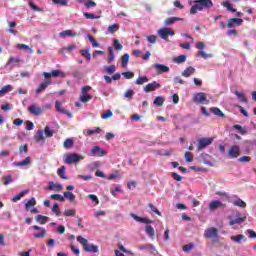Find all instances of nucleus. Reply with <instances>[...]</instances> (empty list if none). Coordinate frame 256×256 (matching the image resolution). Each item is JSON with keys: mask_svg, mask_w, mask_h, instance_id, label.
<instances>
[{"mask_svg": "<svg viewBox=\"0 0 256 256\" xmlns=\"http://www.w3.org/2000/svg\"><path fill=\"white\" fill-rule=\"evenodd\" d=\"M213 8V1L212 0H195L194 5H192L190 9V15H195L197 11H203V9H206L209 11V9Z\"/></svg>", "mask_w": 256, "mask_h": 256, "instance_id": "obj_1", "label": "nucleus"}, {"mask_svg": "<svg viewBox=\"0 0 256 256\" xmlns=\"http://www.w3.org/2000/svg\"><path fill=\"white\" fill-rule=\"evenodd\" d=\"M77 240L82 245L84 251L87 253H99V246L89 244V241L83 238V236H78Z\"/></svg>", "mask_w": 256, "mask_h": 256, "instance_id": "obj_2", "label": "nucleus"}, {"mask_svg": "<svg viewBox=\"0 0 256 256\" xmlns=\"http://www.w3.org/2000/svg\"><path fill=\"white\" fill-rule=\"evenodd\" d=\"M84 157L77 153H70L64 156V163L66 165H76L79 161H83Z\"/></svg>", "mask_w": 256, "mask_h": 256, "instance_id": "obj_3", "label": "nucleus"}, {"mask_svg": "<svg viewBox=\"0 0 256 256\" xmlns=\"http://www.w3.org/2000/svg\"><path fill=\"white\" fill-rule=\"evenodd\" d=\"M89 91H91V86H84L81 90V94H80V101L82 103H89V101H91V99H93V95L88 94Z\"/></svg>", "mask_w": 256, "mask_h": 256, "instance_id": "obj_4", "label": "nucleus"}, {"mask_svg": "<svg viewBox=\"0 0 256 256\" xmlns=\"http://www.w3.org/2000/svg\"><path fill=\"white\" fill-rule=\"evenodd\" d=\"M204 236L206 239H215V241H219V229L215 227H211L205 230Z\"/></svg>", "mask_w": 256, "mask_h": 256, "instance_id": "obj_5", "label": "nucleus"}, {"mask_svg": "<svg viewBox=\"0 0 256 256\" xmlns=\"http://www.w3.org/2000/svg\"><path fill=\"white\" fill-rule=\"evenodd\" d=\"M194 103L200 105H209V100H207V95L203 92L196 93L193 97Z\"/></svg>", "mask_w": 256, "mask_h": 256, "instance_id": "obj_6", "label": "nucleus"}, {"mask_svg": "<svg viewBox=\"0 0 256 256\" xmlns=\"http://www.w3.org/2000/svg\"><path fill=\"white\" fill-rule=\"evenodd\" d=\"M158 35L161 37V39H164V41H169V35L173 37V35H175V31H173L171 28H161L158 30Z\"/></svg>", "mask_w": 256, "mask_h": 256, "instance_id": "obj_7", "label": "nucleus"}, {"mask_svg": "<svg viewBox=\"0 0 256 256\" xmlns=\"http://www.w3.org/2000/svg\"><path fill=\"white\" fill-rule=\"evenodd\" d=\"M241 155V148L239 145H232L228 150L229 159H237Z\"/></svg>", "mask_w": 256, "mask_h": 256, "instance_id": "obj_8", "label": "nucleus"}, {"mask_svg": "<svg viewBox=\"0 0 256 256\" xmlns=\"http://www.w3.org/2000/svg\"><path fill=\"white\" fill-rule=\"evenodd\" d=\"M213 143V138H200L198 140L197 151H203Z\"/></svg>", "mask_w": 256, "mask_h": 256, "instance_id": "obj_9", "label": "nucleus"}, {"mask_svg": "<svg viewBox=\"0 0 256 256\" xmlns=\"http://www.w3.org/2000/svg\"><path fill=\"white\" fill-rule=\"evenodd\" d=\"M160 87H161L160 83H158L157 81H153L152 83H148L144 87V91L145 93H151L153 91H157V89H159Z\"/></svg>", "mask_w": 256, "mask_h": 256, "instance_id": "obj_10", "label": "nucleus"}, {"mask_svg": "<svg viewBox=\"0 0 256 256\" xmlns=\"http://www.w3.org/2000/svg\"><path fill=\"white\" fill-rule=\"evenodd\" d=\"M32 229H35V231H40L39 233L34 234L35 239H43L45 235H47V230L39 227L38 225L32 226Z\"/></svg>", "mask_w": 256, "mask_h": 256, "instance_id": "obj_11", "label": "nucleus"}, {"mask_svg": "<svg viewBox=\"0 0 256 256\" xmlns=\"http://www.w3.org/2000/svg\"><path fill=\"white\" fill-rule=\"evenodd\" d=\"M130 217H132V219H135L137 221V223H144L145 225H149V223H153V220L147 218V217H139L134 213L130 214Z\"/></svg>", "mask_w": 256, "mask_h": 256, "instance_id": "obj_12", "label": "nucleus"}, {"mask_svg": "<svg viewBox=\"0 0 256 256\" xmlns=\"http://www.w3.org/2000/svg\"><path fill=\"white\" fill-rule=\"evenodd\" d=\"M221 207H225V204L219 200H212L208 206L209 211H215Z\"/></svg>", "mask_w": 256, "mask_h": 256, "instance_id": "obj_13", "label": "nucleus"}, {"mask_svg": "<svg viewBox=\"0 0 256 256\" xmlns=\"http://www.w3.org/2000/svg\"><path fill=\"white\" fill-rule=\"evenodd\" d=\"M56 111H58V113H63V115H67V117H73V114L71 112L63 108V104H61L60 101H56Z\"/></svg>", "mask_w": 256, "mask_h": 256, "instance_id": "obj_14", "label": "nucleus"}, {"mask_svg": "<svg viewBox=\"0 0 256 256\" xmlns=\"http://www.w3.org/2000/svg\"><path fill=\"white\" fill-rule=\"evenodd\" d=\"M154 67L156 68V73H158V75H161L162 73H169L168 66L156 63V64H154Z\"/></svg>", "mask_w": 256, "mask_h": 256, "instance_id": "obj_15", "label": "nucleus"}, {"mask_svg": "<svg viewBox=\"0 0 256 256\" xmlns=\"http://www.w3.org/2000/svg\"><path fill=\"white\" fill-rule=\"evenodd\" d=\"M28 111H30V113L32 115H36V116H39L43 113V109H41V107L33 104L31 106L28 107Z\"/></svg>", "mask_w": 256, "mask_h": 256, "instance_id": "obj_16", "label": "nucleus"}, {"mask_svg": "<svg viewBox=\"0 0 256 256\" xmlns=\"http://www.w3.org/2000/svg\"><path fill=\"white\" fill-rule=\"evenodd\" d=\"M51 85V79H46L43 83H41L38 88L36 89V93H43L47 87Z\"/></svg>", "mask_w": 256, "mask_h": 256, "instance_id": "obj_17", "label": "nucleus"}, {"mask_svg": "<svg viewBox=\"0 0 256 256\" xmlns=\"http://www.w3.org/2000/svg\"><path fill=\"white\" fill-rule=\"evenodd\" d=\"M92 156L93 157H97V153L98 155H107V150L102 149L99 146H95L92 150H91Z\"/></svg>", "mask_w": 256, "mask_h": 256, "instance_id": "obj_18", "label": "nucleus"}, {"mask_svg": "<svg viewBox=\"0 0 256 256\" xmlns=\"http://www.w3.org/2000/svg\"><path fill=\"white\" fill-rule=\"evenodd\" d=\"M14 165L16 167H27V166L31 165V157L27 156L24 160H22L20 162H15Z\"/></svg>", "mask_w": 256, "mask_h": 256, "instance_id": "obj_19", "label": "nucleus"}, {"mask_svg": "<svg viewBox=\"0 0 256 256\" xmlns=\"http://www.w3.org/2000/svg\"><path fill=\"white\" fill-rule=\"evenodd\" d=\"M58 175L60 176L61 179H64L67 181L69 179V176H67V167L62 166L58 169Z\"/></svg>", "mask_w": 256, "mask_h": 256, "instance_id": "obj_20", "label": "nucleus"}, {"mask_svg": "<svg viewBox=\"0 0 256 256\" xmlns=\"http://www.w3.org/2000/svg\"><path fill=\"white\" fill-rule=\"evenodd\" d=\"M35 221H37V223L40 225H45L49 221V217L39 214L35 216Z\"/></svg>", "mask_w": 256, "mask_h": 256, "instance_id": "obj_21", "label": "nucleus"}, {"mask_svg": "<svg viewBox=\"0 0 256 256\" xmlns=\"http://www.w3.org/2000/svg\"><path fill=\"white\" fill-rule=\"evenodd\" d=\"M36 143H41V141H45V136L43 130H38L36 135L34 136Z\"/></svg>", "mask_w": 256, "mask_h": 256, "instance_id": "obj_22", "label": "nucleus"}, {"mask_svg": "<svg viewBox=\"0 0 256 256\" xmlns=\"http://www.w3.org/2000/svg\"><path fill=\"white\" fill-rule=\"evenodd\" d=\"M77 32H73V30H64L60 32V37H77Z\"/></svg>", "mask_w": 256, "mask_h": 256, "instance_id": "obj_23", "label": "nucleus"}, {"mask_svg": "<svg viewBox=\"0 0 256 256\" xmlns=\"http://www.w3.org/2000/svg\"><path fill=\"white\" fill-rule=\"evenodd\" d=\"M28 193H29V190L21 191L19 194H17L12 198L13 203H17V201H21V199H23V196L27 195Z\"/></svg>", "mask_w": 256, "mask_h": 256, "instance_id": "obj_24", "label": "nucleus"}, {"mask_svg": "<svg viewBox=\"0 0 256 256\" xmlns=\"http://www.w3.org/2000/svg\"><path fill=\"white\" fill-rule=\"evenodd\" d=\"M234 95H236L241 103H247V96L243 92L235 91Z\"/></svg>", "mask_w": 256, "mask_h": 256, "instance_id": "obj_25", "label": "nucleus"}, {"mask_svg": "<svg viewBox=\"0 0 256 256\" xmlns=\"http://www.w3.org/2000/svg\"><path fill=\"white\" fill-rule=\"evenodd\" d=\"M129 54L125 53L122 57H121V67H123V69L127 68V64L129 63Z\"/></svg>", "mask_w": 256, "mask_h": 256, "instance_id": "obj_26", "label": "nucleus"}, {"mask_svg": "<svg viewBox=\"0 0 256 256\" xmlns=\"http://www.w3.org/2000/svg\"><path fill=\"white\" fill-rule=\"evenodd\" d=\"M193 73H195V68L189 66L187 69H185L182 72V77H191V75H193Z\"/></svg>", "mask_w": 256, "mask_h": 256, "instance_id": "obj_27", "label": "nucleus"}, {"mask_svg": "<svg viewBox=\"0 0 256 256\" xmlns=\"http://www.w3.org/2000/svg\"><path fill=\"white\" fill-rule=\"evenodd\" d=\"M165 103V98H163V96H157L154 99V105H156V107H163Z\"/></svg>", "mask_w": 256, "mask_h": 256, "instance_id": "obj_28", "label": "nucleus"}, {"mask_svg": "<svg viewBox=\"0 0 256 256\" xmlns=\"http://www.w3.org/2000/svg\"><path fill=\"white\" fill-rule=\"evenodd\" d=\"M64 197H65V199H68V201L70 203L75 202V194H73V192H71V191L64 192Z\"/></svg>", "mask_w": 256, "mask_h": 256, "instance_id": "obj_29", "label": "nucleus"}, {"mask_svg": "<svg viewBox=\"0 0 256 256\" xmlns=\"http://www.w3.org/2000/svg\"><path fill=\"white\" fill-rule=\"evenodd\" d=\"M174 63L181 65V63H185L187 61V55H180L173 59Z\"/></svg>", "mask_w": 256, "mask_h": 256, "instance_id": "obj_30", "label": "nucleus"}, {"mask_svg": "<svg viewBox=\"0 0 256 256\" xmlns=\"http://www.w3.org/2000/svg\"><path fill=\"white\" fill-rule=\"evenodd\" d=\"M233 205L235 207H241L242 209L247 207V203H245V201H243L241 198H237V200L233 202Z\"/></svg>", "mask_w": 256, "mask_h": 256, "instance_id": "obj_31", "label": "nucleus"}, {"mask_svg": "<svg viewBox=\"0 0 256 256\" xmlns=\"http://www.w3.org/2000/svg\"><path fill=\"white\" fill-rule=\"evenodd\" d=\"M210 111L217 117H225V113H223V111L217 107H212Z\"/></svg>", "mask_w": 256, "mask_h": 256, "instance_id": "obj_32", "label": "nucleus"}, {"mask_svg": "<svg viewBox=\"0 0 256 256\" xmlns=\"http://www.w3.org/2000/svg\"><path fill=\"white\" fill-rule=\"evenodd\" d=\"M44 135L47 138L53 137V135H55V130H51V128L49 126H45Z\"/></svg>", "mask_w": 256, "mask_h": 256, "instance_id": "obj_33", "label": "nucleus"}, {"mask_svg": "<svg viewBox=\"0 0 256 256\" xmlns=\"http://www.w3.org/2000/svg\"><path fill=\"white\" fill-rule=\"evenodd\" d=\"M146 233L151 237V239H155V229L151 225L146 226Z\"/></svg>", "mask_w": 256, "mask_h": 256, "instance_id": "obj_34", "label": "nucleus"}, {"mask_svg": "<svg viewBox=\"0 0 256 256\" xmlns=\"http://www.w3.org/2000/svg\"><path fill=\"white\" fill-rule=\"evenodd\" d=\"M74 141L72 138H67L65 141H64V144H63V147L64 149H71V147H73L74 145Z\"/></svg>", "mask_w": 256, "mask_h": 256, "instance_id": "obj_35", "label": "nucleus"}, {"mask_svg": "<svg viewBox=\"0 0 256 256\" xmlns=\"http://www.w3.org/2000/svg\"><path fill=\"white\" fill-rule=\"evenodd\" d=\"M117 31H119V24L115 23V24L108 26V32H110L111 35L117 33Z\"/></svg>", "mask_w": 256, "mask_h": 256, "instance_id": "obj_36", "label": "nucleus"}, {"mask_svg": "<svg viewBox=\"0 0 256 256\" xmlns=\"http://www.w3.org/2000/svg\"><path fill=\"white\" fill-rule=\"evenodd\" d=\"M47 189H50V190L56 189V191H62L63 185L55 184V183L51 182L50 185L47 187Z\"/></svg>", "mask_w": 256, "mask_h": 256, "instance_id": "obj_37", "label": "nucleus"}, {"mask_svg": "<svg viewBox=\"0 0 256 256\" xmlns=\"http://www.w3.org/2000/svg\"><path fill=\"white\" fill-rule=\"evenodd\" d=\"M149 81V78H147V76H142L139 77L136 81L135 84L136 85H145V83H147Z\"/></svg>", "mask_w": 256, "mask_h": 256, "instance_id": "obj_38", "label": "nucleus"}, {"mask_svg": "<svg viewBox=\"0 0 256 256\" xmlns=\"http://www.w3.org/2000/svg\"><path fill=\"white\" fill-rule=\"evenodd\" d=\"M245 239V235L239 234L237 236H231V241H234L235 243H241Z\"/></svg>", "mask_w": 256, "mask_h": 256, "instance_id": "obj_39", "label": "nucleus"}, {"mask_svg": "<svg viewBox=\"0 0 256 256\" xmlns=\"http://www.w3.org/2000/svg\"><path fill=\"white\" fill-rule=\"evenodd\" d=\"M115 61V50L113 47H109V58H108V63H113Z\"/></svg>", "mask_w": 256, "mask_h": 256, "instance_id": "obj_40", "label": "nucleus"}, {"mask_svg": "<svg viewBox=\"0 0 256 256\" xmlns=\"http://www.w3.org/2000/svg\"><path fill=\"white\" fill-rule=\"evenodd\" d=\"M175 21H181V18L170 17V18H167L164 23H165V25H173V23H175Z\"/></svg>", "mask_w": 256, "mask_h": 256, "instance_id": "obj_41", "label": "nucleus"}, {"mask_svg": "<svg viewBox=\"0 0 256 256\" xmlns=\"http://www.w3.org/2000/svg\"><path fill=\"white\" fill-rule=\"evenodd\" d=\"M50 198L54 201H60L61 203L65 201V197H63L61 194H52Z\"/></svg>", "mask_w": 256, "mask_h": 256, "instance_id": "obj_42", "label": "nucleus"}, {"mask_svg": "<svg viewBox=\"0 0 256 256\" xmlns=\"http://www.w3.org/2000/svg\"><path fill=\"white\" fill-rule=\"evenodd\" d=\"M243 221H245V218L238 217V218H235V219L231 220L229 222V225H239V224L243 223Z\"/></svg>", "mask_w": 256, "mask_h": 256, "instance_id": "obj_43", "label": "nucleus"}, {"mask_svg": "<svg viewBox=\"0 0 256 256\" xmlns=\"http://www.w3.org/2000/svg\"><path fill=\"white\" fill-rule=\"evenodd\" d=\"M37 205V200H35L34 197H32L26 204V209H29V207H35Z\"/></svg>", "mask_w": 256, "mask_h": 256, "instance_id": "obj_44", "label": "nucleus"}, {"mask_svg": "<svg viewBox=\"0 0 256 256\" xmlns=\"http://www.w3.org/2000/svg\"><path fill=\"white\" fill-rule=\"evenodd\" d=\"M234 128L239 131L240 135H246L247 134V129L243 128V126L236 124L234 125Z\"/></svg>", "mask_w": 256, "mask_h": 256, "instance_id": "obj_45", "label": "nucleus"}, {"mask_svg": "<svg viewBox=\"0 0 256 256\" xmlns=\"http://www.w3.org/2000/svg\"><path fill=\"white\" fill-rule=\"evenodd\" d=\"M148 207L151 209V211H152L153 213H155V215H158V217H161V212L159 211V209H157V208L155 207V205H153V203H149V204H148Z\"/></svg>", "mask_w": 256, "mask_h": 256, "instance_id": "obj_46", "label": "nucleus"}, {"mask_svg": "<svg viewBox=\"0 0 256 256\" xmlns=\"http://www.w3.org/2000/svg\"><path fill=\"white\" fill-rule=\"evenodd\" d=\"M52 213H55V215L57 217H59V215H61V210L59 209V204L55 203L53 206H52Z\"/></svg>", "mask_w": 256, "mask_h": 256, "instance_id": "obj_47", "label": "nucleus"}, {"mask_svg": "<svg viewBox=\"0 0 256 256\" xmlns=\"http://www.w3.org/2000/svg\"><path fill=\"white\" fill-rule=\"evenodd\" d=\"M12 87L11 85H6L0 90V97L1 95H6V93H9L11 91Z\"/></svg>", "mask_w": 256, "mask_h": 256, "instance_id": "obj_48", "label": "nucleus"}, {"mask_svg": "<svg viewBox=\"0 0 256 256\" xmlns=\"http://www.w3.org/2000/svg\"><path fill=\"white\" fill-rule=\"evenodd\" d=\"M224 7H226V9H228L229 11H231V13H235L237 10L233 8V5H231V2L226 1L224 2Z\"/></svg>", "mask_w": 256, "mask_h": 256, "instance_id": "obj_49", "label": "nucleus"}, {"mask_svg": "<svg viewBox=\"0 0 256 256\" xmlns=\"http://www.w3.org/2000/svg\"><path fill=\"white\" fill-rule=\"evenodd\" d=\"M184 157L187 163L193 162V154H191V152H185Z\"/></svg>", "mask_w": 256, "mask_h": 256, "instance_id": "obj_50", "label": "nucleus"}, {"mask_svg": "<svg viewBox=\"0 0 256 256\" xmlns=\"http://www.w3.org/2000/svg\"><path fill=\"white\" fill-rule=\"evenodd\" d=\"M4 185H9L11 181H13V175L9 174L8 176H4L3 178Z\"/></svg>", "mask_w": 256, "mask_h": 256, "instance_id": "obj_51", "label": "nucleus"}, {"mask_svg": "<svg viewBox=\"0 0 256 256\" xmlns=\"http://www.w3.org/2000/svg\"><path fill=\"white\" fill-rule=\"evenodd\" d=\"M114 48L116 51H121L123 49V45L121 44V42H119L118 39L114 40Z\"/></svg>", "mask_w": 256, "mask_h": 256, "instance_id": "obj_52", "label": "nucleus"}, {"mask_svg": "<svg viewBox=\"0 0 256 256\" xmlns=\"http://www.w3.org/2000/svg\"><path fill=\"white\" fill-rule=\"evenodd\" d=\"M85 7H87L88 9H91V7H97V3H95V1L93 0H87L84 3Z\"/></svg>", "mask_w": 256, "mask_h": 256, "instance_id": "obj_53", "label": "nucleus"}, {"mask_svg": "<svg viewBox=\"0 0 256 256\" xmlns=\"http://www.w3.org/2000/svg\"><path fill=\"white\" fill-rule=\"evenodd\" d=\"M133 95H135V91L129 89L125 92L124 97L126 99H133Z\"/></svg>", "mask_w": 256, "mask_h": 256, "instance_id": "obj_54", "label": "nucleus"}, {"mask_svg": "<svg viewBox=\"0 0 256 256\" xmlns=\"http://www.w3.org/2000/svg\"><path fill=\"white\" fill-rule=\"evenodd\" d=\"M19 61H21V58H15V56H10L7 61V65H11V63H19Z\"/></svg>", "mask_w": 256, "mask_h": 256, "instance_id": "obj_55", "label": "nucleus"}, {"mask_svg": "<svg viewBox=\"0 0 256 256\" xmlns=\"http://www.w3.org/2000/svg\"><path fill=\"white\" fill-rule=\"evenodd\" d=\"M75 213H76V211L73 209L64 211L65 217H75Z\"/></svg>", "mask_w": 256, "mask_h": 256, "instance_id": "obj_56", "label": "nucleus"}, {"mask_svg": "<svg viewBox=\"0 0 256 256\" xmlns=\"http://www.w3.org/2000/svg\"><path fill=\"white\" fill-rule=\"evenodd\" d=\"M54 5H61L62 7H65L67 5L68 1L67 0H52Z\"/></svg>", "mask_w": 256, "mask_h": 256, "instance_id": "obj_57", "label": "nucleus"}, {"mask_svg": "<svg viewBox=\"0 0 256 256\" xmlns=\"http://www.w3.org/2000/svg\"><path fill=\"white\" fill-rule=\"evenodd\" d=\"M101 128L96 127L94 130L88 129L87 130V135H95V133H101Z\"/></svg>", "mask_w": 256, "mask_h": 256, "instance_id": "obj_58", "label": "nucleus"}, {"mask_svg": "<svg viewBox=\"0 0 256 256\" xmlns=\"http://www.w3.org/2000/svg\"><path fill=\"white\" fill-rule=\"evenodd\" d=\"M82 56L85 57L88 61H91V52L89 50H82Z\"/></svg>", "mask_w": 256, "mask_h": 256, "instance_id": "obj_59", "label": "nucleus"}, {"mask_svg": "<svg viewBox=\"0 0 256 256\" xmlns=\"http://www.w3.org/2000/svg\"><path fill=\"white\" fill-rule=\"evenodd\" d=\"M113 117V112L111 110H108L106 113H103L101 118L102 119H111Z\"/></svg>", "mask_w": 256, "mask_h": 256, "instance_id": "obj_60", "label": "nucleus"}, {"mask_svg": "<svg viewBox=\"0 0 256 256\" xmlns=\"http://www.w3.org/2000/svg\"><path fill=\"white\" fill-rule=\"evenodd\" d=\"M88 39H89L90 43H92L93 47H99L98 41L95 38H93V36L88 35Z\"/></svg>", "mask_w": 256, "mask_h": 256, "instance_id": "obj_61", "label": "nucleus"}, {"mask_svg": "<svg viewBox=\"0 0 256 256\" xmlns=\"http://www.w3.org/2000/svg\"><path fill=\"white\" fill-rule=\"evenodd\" d=\"M240 163H249L251 162V157L249 156H242L238 159Z\"/></svg>", "mask_w": 256, "mask_h": 256, "instance_id": "obj_62", "label": "nucleus"}, {"mask_svg": "<svg viewBox=\"0 0 256 256\" xmlns=\"http://www.w3.org/2000/svg\"><path fill=\"white\" fill-rule=\"evenodd\" d=\"M106 72L108 75H113L115 73V65H111L105 68Z\"/></svg>", "mask_w": 256, "mask_h": 256, "instance_id": "obj_63", "label": "nucleus"}, {"mask_svg": "<svg viewBox=\"0 0 256 256\" xmlns=\"http://www.w3.org/2000/svg\"><path fill=\"white\" fill-rule=\"evenodd\" d=\"M122 75L125 77V79H133V77H135V73L133 72H124Z\"/></svg>", "mask_w": 256, "mask_h": 256, "instance_id": "obj_64", "label": "nucleus"}]
</instances>
